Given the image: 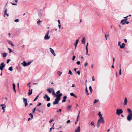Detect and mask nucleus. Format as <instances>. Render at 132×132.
<instances>
[{"mask_svg":"<svg viewBox=\"0 0 132 132\" xmlns=\"http://www.w3.org/2000/svg\"><path fill=\"white\" fill-rule=\"evenodd\" d=\"M104 121L103 118V117H100L98 120L97 124V128H99L100 127V124L101 123L104 124Z\"/></svg>","mask_w":132,"mask_h":132,"instance_id":"f257e3e1","label":"nucleus"},{"mask_svg":"<svg viewBox=\"0 0 132 132\" xmlns=\"http://www.w3.org/2000/svg\"><path fill=\"white\" fill-rule=\"evenodd\" d=\"M49 32L50 30H48L46 34L45 35V36L44 37V39L45 40H47L49 39L50 38V36H48V34L49 33Z\"/></svg>","mask_w":132,"mask_h":132,"instance_id":"f03ea898","label":"nucleus"},{"mask_svg":"<svg viewBox=\"0 0 132 132\" xmlns=\"http://www.w3.org/2000/svg\"><path fill=\"white\" fill-rule=\"evenodd\" d=\"M123 113V111L121 109H118L116 110V114L118 115H119Z\"/></svg>","mask_w":132,"mask_h":132,"instance_id":"7ed1b4c3","label":"nucleus"},{"mask_svg":"<svg viewBox=\"0 0 132 132\" xmlns=\"http://www.w3.org/2000/svg\"><path fill=\"white\" fill-rule=\"evenodd\" d=\"M61 98H58L56 97L55 99V101L53 102V104L54 105H55L58 104L59 103V101L61 100Z\"/></svg>","mask_w":132,"mask_h":132,"instance_id":"20e7f679","label":"nucleus"},{"mask_svg":"<svg viewBox=\"0 0 132 132\" xmlns=\"http://www.w3.org/2000/svg\"><path fill=\"white\" fill-rule=\"evenodd\" d=\"M127 19H124L122 20L121 21L120 23L122 25L124 24L125 23H126L127 24H128L129 22L125 21V22H124V21H126Z\"/></svg>","mask_w":132,"mask_h":132,"instance_id":"39448f33","label":"nucleus"},{"mask_svg":"<svg viewBox=\"0 0 132 132\" xmlns=\"http://www.w3.org/2000/svg\"><path fill=\"white\" fill-rule=\"evenodd\" d=\"M23 103L24 104L25 106L26 107L28 105V103H27V98H25L24 97L23 98Z\"/></svg>","mask_w":132,"mask_h":132,"instance_id":"423d86ee","label":"nucleus"},{"mask_svg":"<svg viewBox=\"0 0 132 132\" xmlns=\"http://www.w3.org/2000/svg\"><path fill=\"white\" fill-rule=\"evenodd\" d=\"M132 117V114H129L128 115L127 117V119L128 121H130L131 120V118Z\"/></svg>","mask_w":132,"mask_h":132,"instance_id":"0eeeda50","label":"nucleus"},{"mask_svg":"<svg viewBox=\"0 0 132 132\" xmlns=\"http://www.w3.org/2000/svg\"><path fill=\"white\" fill-rule=\"evenodd\" d=\"M50 52L54 56L56 55V54L54 53V50L51 48H50Z\"/></svg>","mask_w":132,"mask_h":132,"instance_id":"6e6552de","label":"nucleus"},{"mask_svg":"<svg viewBox=\"0 0 132 132\" xmlns=\"http://www.w3.org/2000/svg\"><path fill=\"white\" fill-rule=\"evenodd\" d=\"M80 126H79L77 127V129L75 130V132H80Z\"/></svg>","mask_w":132,"mask_h":132,"instance_id":"1a4fd4ad","label":"nucleus"},{"mask_svg":"<svg viewBox=\"0 0 132 132\" xmlns=\"http://www.w3.org/2000/svg\"><path fill=\"white\" fill-rule=\"evenodd\" d=\"M125 46V44L124 43H123L121 45H120V47L121 49L123 48H124Z\"/></svg>","mask_w":132,"mask_h":132,"instance_id":"9d476101","label":"nucleus"},{"mask_svg":"<svg viewBox=\"0 0 132 132\" xmlns=\"http://www.w3.org/2000/svg\"><path fill=\"white\" fill-rule=\"evenodd\" d=\"M79 39H77L75 43L74 44V45L75 46V48H76L77 47V45L78 43V42L79 41Z\"/></svg>","mask_w":132,"mask_h":132,"instance_id":"9b49d317","label":"nucleus"},{"mask_svg":"<svg viewBox=\"0 0 132 132\" xmlns=\"http://www.w3.org/2000/svg\"><path fill=\"white\" fill-rule=\"evenodd\" d=\"M127 99L126 97L125 98L124 103L123 104L125 105H126L127 104Z\"/></svg>","mask_w":132,"mask_h":132,"instance_id":"f8f14e48","label":"nucleus"},{"mask_svg":"<svg viewBox=\"0 0 132 132\" xmlns=\"http://www.w3.org/2000/svg\"><path fill=\"white\" fill-rule=\"evenodd\" d=\"M29 92L28 93V96L31 95L32 93V89L30 90V89H29Z\"/></svg>","mask_w":132,"mask_h":132,"instance_id":"ddd939ff","label":"nucleus"},{"mask_svg":"<svg viewBox=\"0 0 132 132\" xmlns=\"http://www.w3.org/2000/svg\"><path fill=\"white\" fill-rule=\"evenodd\" d=\"M62 95V94L61 93H60L59 94H57L56 96V97H57L58 98H60V97Z\"/></svg>","mask_w":132,"mask_h":132,"instance_id":"4468645a","label":"nucleus"},{"mask_svg":"<svg viewBox=\"0 0 132 132\" xmlns=\"http://www.w3.org/2000/svg\"><path fill=\"white\" fill-rule=\"evenodd\" d=\"M51 89L53 91L52 94L53 95H54L55 97H56V95L57 94H56L55 93L54 90L53 88H52Z\"/></svg>","mask_w":132,"mask_h":132,"instance_id":"2eb2a0df","label":"nucleus"},{"mask_svg":"<svg viewBox=\"0 0 132 132\" xmlns=\"http://www.w3.org/2000/svg\"><path fill=\"white\" fill-rule=\"evenodd\" d=\"M67 98V96H65L63 97V98L62 102H64L66 101V99Z\"/></svg>","mask_w":132,"mask_h":132,"instance_id":"dca6fc26","label":"nucleus"},{"mask_svg":"<svg viewBox=\"0 0 132 132\" xmlns=\"http://www.w3.org/2000/svg\"><path fill=\"white\" fill-rule=\"evenodd\" d=\"M7 9H6L4 11V16H5L6 15L7 16H9V14L7 13Z\"/></svg>","mask_w":132,"mask_h":132,"instance_id":"f3484780","label":"nucleus"},{"mask_svg":"<svg viewBox=\"0 0 132 132\" xmlns=\"http://www.w3.org/2000/svg\"><path fill=\"white\" fill-rule=\"evenodd\" d=\"M21 64L23 65L24 67L27 66V63L25 61H24L21 63Z\"/></svg>","mask_w":132,"mask_h":132,"instance_id":"a211bd4d","label":"nucleus"},{"mask_svg":"<svg viewBox=\"0 0 132 132\" xmlns=\"http://www.w3.org/2000/svg\"><path fill=\"white\" fill-rule=\"evenodd\" d=\"M86 42L85 38V37H84L82 40V44H85Z\"/></svg>","mask_w":132,"mask_h":132,"instance_id":"6ab92c4d","label":"nucleus"},{"mask_svg":"<svg viewBox=\"0 0 132 132\" xmlns=\"http://www.w3.org/2000/svg\"><path fill=\"white\" fill-rule=\"evenodd\" d=\"M8 42V43L10 44L11 45H12V46H14V45L12 43L11 41L10 40H7Z\"/></svg>","mask_w":132,"mask_h":132,"instance_id":"aec40b11","label":"nucleus"},{"mask_svg":"<svg viewBox=\"0 0 132 132\" xmlns=\"http://www.w3.org/2000/svg\"><path fill=\"white\" fill-rule=\"evenodd\" d=\"M5 65L4 64V62H2L1 64L0 67L3 68H4V67H5Z\"/></svg>","mask_w":132,"mask_h":132,"instance_id":"412c9836","label":"nucleus"},{"mask_svg":"<svg viewBox=\"0 0 132 132\" xmlns=\"http://www.w3.org/2000/svg\"><path fill=\"white\" fill-rule=\"evenodd\" d=\"M127 110L128 112L129 113V114H132V112L130 109H128Z\"/></svg>","mask_w":132,"mask_h":132,"instance_id":"4be33fe9","label":"nucleus"},{"mask_svg":"<svg viewBox=\"0 0 132 132\" xmlns=\"http://www.w3.org/2000/svg\"><path fill=\"white\" fill-rule=\"evenodd\" d=\"M6 107V106L5 105H4V106H2V109H3L4 110V111L3 112H4L5 111V109H4Z\"/></svg>","mask_w":132,"mask_h":132,"instance_id":"5701e85b","label":"nucleus"},{"mask_svg":"<svg viewBox=\"0 0 132 132\" xmlns=\"http://www.w3.org/2000/svg\"><path fill=\"white\" fill-rule=\"evenodd\" d=\"M47 90V91H48L50 93H51L52 92V90H51L50 88H48Z\"/></svg>","mask_w":132,"mask_h":132,"instance_id":"b1692460","label":"nucleus"},{"mask_svg":"<svg viewBox=\"0 0 132 132\" xmlns=\"http://www.w3.org/2000/svg\"><path fill=\"white\" fill-rule=\"evenodd\" d=\"M57 73L59 76H60L62 74V72L60 71H58L57 72Z\"/></svg>","mask_w":132,"mask_h":132,"instance_id":"393cba45","label":"nucleus"},{"mask_svg":"<svg viewBox=\"0 0 132 132\" xmlns=\"http://www.w3.org/2000/svg\"><path fill=\"white\" fill-rule=\"evenodd\" d=\"M90 125L91 126H93L94 127H95V126L94 124V123L93 121H92L90 123Z\"/></svg>","mask_w":132,"mask_h":132,"instance_id":"a878e982","label":"nucleus"},{"mask_svg":"<svg viewBox=\"0 0 132 132\" xmlns=\"http://www.w3.org/2000/svg\"><path fill=\"white\" fill-rule=\"evenodd\" d=\"M7 53H3V57H5L6 56Z\"/></svg>","mask_w":132,"mask_h":132,"instance_id":"bb28decb","label":"nucleus"},{"mask_svg":"<svg viewBox=\"0 0 132 132\" xmlns=\"http://www.w3.org/2000/svg\"><path fill=\"white\" fill-rule=\"evenodd\" d=\"M85 92L87 95H89V94L88 93V89L86 87V88Z\"/></svg>","mask_w":132,"mask_h":132,"instance_id":"cd10ccee","label":"nucleus"},{"mask_svg":"<svg viewBox=\"0 0 132 132\" xmlns=\"http://www.w3.org/2000/svg\"><path fill=\"white\" fill-rule=\"evenodd\" d=\"M54 123L52 126V127L50 128V130H49V132H50L51 131V130L52 129H54Z\"/></svg>","mask_w":132,"mask_h":132,"instance_id":"c85d7f7f","label":"nucleus"},{"mask_svg":"<svg viewBox=\"0 0 132 132\" xmlns=\"http://www.w3.org/2000/svg\"><path fill=\"white\" fill-rule=\"evenodd\" d=\"M68 74H70L71 75H72V73L71 70H69V71Z\"/></svg>","mask_w":132,"mask_h":132,"instance_id":"c756f323","label":"nucleus"},{"mask_svg":"<svg viewBox=\"0 0 132 132\" xmlns=\"http://www.w3.org/2000/svg\"><path fill=\"white\" fill-rule=\"evenodd\" d=\"M37 110L39 112H41L42 113H43V111H42L41 110L39 109H37Z\"/></svg>","mask_w":132,"mask_h":132,"instance_id":"7c9ffc66","label":"nucleus"},{"mask_svg":"<svg viewBox=\"0 0 132 132\" xmlns=\"http://www.w3.org/2000/svg\"><path fill=\"white\" fill-rule=\"evenodd\" d=\"M48 97V96L46 94H45V96L44 97V98L45 99L46 98H47Z\"/></svg>","mask_w":132,"mask_h":132,"instance_id":"2f4dec72","label":"nucleus"},{"mask_svg":"<svg viewBox=\"0 0 132 132\" xmlns=\"http://www.w3.org/2000/svg\"><path fill=\"white\" fill-rule=\"evenodd\" d=\"M79 118V115H78L77 117V119L75 122V124H77L78 121V119Z\"/></svg>","mask_w":132,"mask_h":132,"instance_id":"473e14b6","label":"nucleus"},{"mask_svg":"<svg viewBox=\"0 0 132 132\" xmlns=\"http://www.w3.org/2000/svg\"><path fill=\"white\" fill-rule=\"evenodd\" d=\"M31 62L30 61H29L27 63V66L29 65H30L31 63Z\"/></svg>","mask_w":132,"mask_h":132,"instance_id":"72a5a7b5","label":"nucleus"},{"mask_svg":"<svg viewBox=\"0 0 132 132\" xmlns=\"http://www.w3.org/2000/svg\"><path fill=\"white\" fill-rule=\"evenodd\" d=\"M89 89L90 91V93H92V87L91 86H90L89 87Z\"/></svg>","mask_w":132,"mask_h":132,"instance_id":"f704fd0d","label":"nucleus"},{"mask_svg":"<svg viewBox=\"0 0 132 132\" xmlns=\"http://www.w3.org/2000/svg\"><path fill=\"white\" fill-rule=\"evenodd\" d=\"M101 112H99V113H98V115L99 116V117H102V114H101Z\"/></svg>","mask_w":132,"mask_h":132,"instance_id":"c9c22d12","label":"nucleus"},{"mask_svg":"<svg viewBox=\"0 0 132 132\" xmlns=\"http://www.w3.org/2000/svg\"><path fill=\"white\" fill-rule=\"evenodd\" d=\"M9 70L11 71L13 70V67H10L9 69Z\"/></svg>","mask_w":132,"mask_h":132,"instance_id":"e433bc0d","label":"nucleus"},{"mask_svg":"<svg viewBox=\"0 0 132 132\" xmlns=\"http://www.w3.org/2000/svg\"><path fill=\"white\" fill-rule=\"evenodd\" d=\"M36 107H35V108L33 110H32V113H34L35 112V111L36 110Z\"/></svg>","mask_w":132,"mask_h":132,"instance_id":"4c0bfd02","label":"nucleus"},{"mask_svg":"<svg viewBox=\"0 0 132 132\" xmlns=\"http://www.w3.org/2000/svg\"><path fill=\"white\" fill-rule=\"evenodd\" d=\"M39 97V95H38L34 100L33 101H34L37 100V98H38V97Z\"/></svg>","mask_w":132,"mask_h":132,"instance_id":"58836bf2","label":"nucleus"},{"mask_svg":"<svg viewBox=\"0 0 132 132\" xmlns=\"http://www.w3.org/2000/svg\"><path fill=\"white\" fill-rule=\"evenodd\" d=\"M72 106L71 105H69L68 106L67 109L68 110H70V108Z\"/></svg>","mask_w":132,"mask_h":132,"instance_id":"ea45409f","label":"nucleus"},{"mask_svg":"<svg viewBox=\"0 0 132 132\" xmlns=\"http://www.w3.org/2000/svg\"><path fill=\"white\" fill-rule=\"evenodd\" d=\"M13 89L15 88V84L13 83Z\"/></svg>","mask_w":132,"mask_h":132,"instance_id":"a19ab883","label":"nucleus"},{"mask_svg":"<svg viewBox=\"0 0 132 132\" xmlns=\"http://www.w3.org/2000/svg\"><path fill=\"white\" fill-rule=\"evenodd\" d=\"M121 69H120L119 71V74L121 75Z\"/></svg>","mask_w":132,"mask_h":132,"instance_id":"79ce46f5","label":"nucleus"},{"mask_svg":"<svg viewBox=\"0 0 132 132\" xmlns=\"http://www.w3.org/2000/svg\"><path fill=\"white\" fill-rule=\"evenodd\" d=\"M8 49L9 51V53H11V52H12V50L11 49H10L9 48H8Z\"/></svg>","mask_w":132,"mask_h":132,"instance_id":"37998d69","label":"nucleus"},{"mask_svg":"<svg viewBox=\"0 0 132 132\" xmlns=\"http://www.w3.org/2000/svg\"><path fill=\"white\" fill-rule=\"evenodd\" d=\"M98 101V100H95L94 102V103L95 104Z\"/></svg>","mask_w":132,"mask_h":132,"instance_id":"c03bdc74","label":"nucleus"},{"mask_svg":"<svg viewBox=\"0 0 132 132\" xmlns=\"http://www.w3.org/2000/svg\"><path fill=\"white\" fill-rule=\"evenodd\" d=\"M76 72L79 75H80V71H76Z\"/></svg>","mask_w":132,"mask_h":132,"instance_id":"a18cd8bd","label":"nucleus"},{"mask_svg":"<svg viewBox=\"0 0 132 132\" xmlns=\"http://www.w3.org/2000/svg\"><path fill=\"white\" fill-rule=\"evenodd\" d=\"M70 95L71 96H74L75 95V94L72 93H70Z\"/></svg>","mask_w":132,"mask_h":132,"instance_id":"49530a36","label":"nucleus"},{"mask_svg":"<svg viewBox=\"0 0 132 132\" xmlns=\"http://www.w3.org/2000/svg\"><path fill=\"white\" fill-rule=\"evenodd\" d=\"M54 121V120L53 119H51L49 121V122L50 123H51V122Z\"/></svg>","mask_w":132,"mask_h":132,"instance_id":"de8ad7c7","label":"nucleus"},{"mask_svg":"<svg viewBox=\"0 0 132 132\" xmlns=\"http://www.w3.org/2000/svg\"><path fill=\"white\" fill-rule=\"evenodd\" d=\"M42 104V103H38V104H37V106H40Z\"/></svg>","mask_w":132,"mask_h":132,"instance_id":"09e8293b","label":"nucleus"},{"mask_svg":"<svg viewBox=\"0 0 132 132\" xmlns=\"http://www.w3.org/2000/svg\"><path fill=\"white\" fill-rule=\"evenodd\" d=\"M41 22V21L40 20H39L37 22V23L38 24H39V23Z\"/></svg>","mask_w":132,"mask_h":132,"instance_id":"8fccbe9b","label":"nucleus"},{"mask_svg":"<svg viewBox=\"0 0 132 132\" xmlns=\"http://www.w3.org/2000/svg\"><path fill=\"white\" fill-rule=\"evenodd\" d=\"M11 61V60H10V59H8L7 60V62H6V63L7 64H8L9 63V62L10 61Z\"/></svg>","mask_w":132,"mask_h":132,"instance_id":"3c124183","label":"nucleus"},{"mask_svg":"<svg viewBox=\"0 0 132 132\" xmlns=\"http://www.w3.org/2000/svg\"><path fill=\"white\" fill-rule=\"evenodd\" d=\"M51 106V103H48L47 105V106L48 107H49Z\"/></svg>","mask_w":132,"mask_h":132,"instance_id":"603ef678","label":"nucleus"},{"mask_svg":"<svg viewBox=\"0 0 132 132\" xmlns=\"http://www.w3.org/2000/svg\"><path fill=\"white\" fill-rule=\"evenodd\" d=\"M62 110L61 109H59V110H57V112H59L60 113L61 112Z\"/></svg>","mask_w":132,"mask_h":132,"instance_id":"864d4df0","label":"nucleus"},{"mask_svg":"<svg viewBox=\"0 0 132 132\" xmlns=\"http://www.w3.org/2000/svg\"><path fill=\"white\" fill-rule=\"evenodd\" d=\"M29 115L31 116V119H32V118L33 117V115L32 114V113H30L29 114Z\"/></svg>","mask_w":132,"mask_h":132,"instance_id":"5fc2aeb1","label":"nucleus"},{"mask_svg":"<svg viewBox=\"0 0 132 132\" xmlns=\"http://www.w3.org/2000/svg\"><path fill=\"white\" fill-rule=\"evenodd\" d=\"M50 98L48 97L47 98L46 100L47 101H50Z\"/></svg>","mask_w":132,"mask_h":132,"instance_id":"6e6d98bb","label":"nucleus"},{"mask_svg":"<svg viewBox=\"0 0 132 132\" xmlns=\"http://www.w3.org/2000/svg\"><path fill=\"white\" fill-rule=\"evenodd\" d=\"M14 21L15 22H18L19 21V20L18 19H16L14 20Z\"/></svg>","mask_w":132,"mask_h":132,"instance_id":"4d7b16f0","label":"nucleus"},{"mask_svg":"<svg viewBox=\"0 0 132 132\" xmlns=\"http://www.w3.org/2000/svg\"><path fill=\"white\" fill-rule=\"evenodd\" d=\"M76 58V56H73L72 58V60H75Z\"/></svg>","mask_w":132,"mask_h":132,"instance_id":"13d9d810","label":"nucleus"},{"mask_svg":"<svg viewBox=\"0 0 132 132\" xmlns=\"http://www.w3.org/2000/svg\"><path fill=\"white\" fill-rule=\"evenodd\" d=\"M76 63L77 64L79 65L80 64V61H78Z\"/></svg>","mask_w":132,"mask_h":132,"instance_id":"bf43d9fd","label":"nucleus"},{"mask_svg":"<svg viewBox=\"0 0 132 132\" xmlns=\"http://www.w3.org/2000/svg\"><path fill=\"white\" fill-rule=\"evenodd\" d=\"M70 120H69L68 121H67V123H70Z\"/></svg>","mask_w":132,"mask_h":132,"instance_id":"052dcab7","label":"nucleus"},{"mask_svg":"<svg viewBox=\"0 0 132 132\" xmlns=\"http://www.w3.org/2000/svg\"><path fill=\"white\" fill-rule=\"evenodd\" d=\"M88 65V63L87 62H86L84 64V66L85 67L87 66Z\"/></svg>","mask_w":132,"mask_h":132,"instance_id":"680f3d73","label":"nucleus"},{"mask_svg":"<svg viewBox=\"0 0 132 132\" xmlns=\"http://www.w3.org/2000/svg\"><path fill=\"white\" fill-rule=\"evenodd\" d=\"M60 93V90H58L56 92L57 94H59Z\"/></svg>","mask_w":132,"mask_h":132,"instance_id":"e2e57ef3","label":"nucleus"},{"mask_svg":"<svg viewBox=\"0 0 132 132\" xmlns=\"http://www.w3.org/2000/svg\"><path fill=\"white\" fill-rule=\"evenodd\" d=\"M113 64H114V60H115V59L114 58H113Z\"/></svg>","mask_w":132,"mask_h":132,"instance_id":"0e129e2a","label":"nucleus"},{"mask_svg":"<svg viewBox=\"0 0 132 132\" xmlns=\"http://www.w3.org/2000/svg\"><path fill=\"white\" fill-rule=\"evenodd\" d=\"M12 4L14 5H17V4L16 3H11Z\"/></svg>","mask_w":132,"mask_h":132,"instance_id":"69168bd1","label":"nucleus"},{"mask_svg":"<svg viewBox=\"0 0 132 132\" xmlns=\"http://www.w3.org/2000/svg\"><path fill=\"white\" fill-rule=\"evenodd\" d=\"M88 43H87V45L86 46V49H88Z\"/></svg>","mask_w":132,"mask_h":132,"instance_id":"338daca9","label":"nucleus"},{"mask_svg":"<svg viewBox=\"0 0 132 132\" xmlns=\"http://www.w3.org/2000/svg\"><path fill=\"white\" fill-rule=\"evenodd\" d=\"M92 78V81H94L95 80V79H94V76H93Z\"/></svg>","mask_w":132,"mask_h":132,"instance_id":"774afa93","label":"nucleus"}]
</instances>
